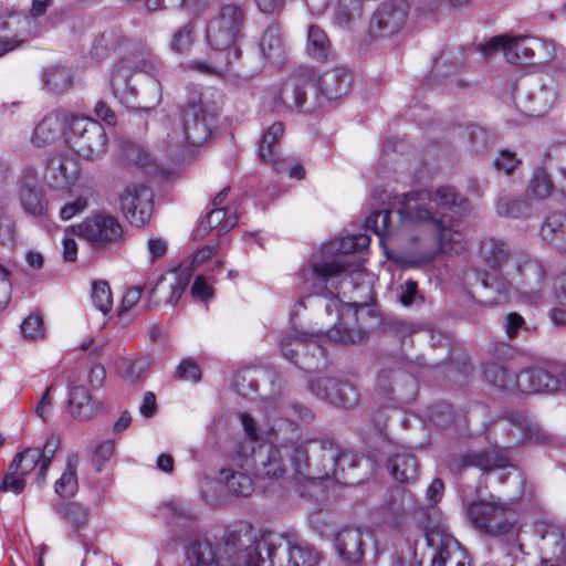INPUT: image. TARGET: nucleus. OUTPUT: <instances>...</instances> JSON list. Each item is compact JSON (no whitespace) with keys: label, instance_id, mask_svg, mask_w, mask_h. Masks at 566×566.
<instances>
[{"label":"nucleus","instance_id":"nucleus-1","mask_svg":"<svg viewBox=\"0 0 566 566\" xmlns=\"http://www.w3.org/2000/svg\"><path fill=\"white\" fill-rule=\"evenodd\" d=\"M370 244V238L364 233L346 234L331 240L321 250V256L313 258L310 263L300 270L298 277L304 286L314 295L327 298L325 310L327 314L337 313V322L328 331V338L344 345L363 342L367 332L356 325L357 311L367 305L370 298V286L366 285V297L350 302L339 298L343 284L354 287V275L361 276L360 272L350 269L349 254L364 250Z\"/></svg>","mask_w":566,"mask_h":566},{"label":"nucleus","instance_id":"nucleus-2","mask_svg":"<svg viewBox=\"0 0 566 566\" xmlns=\"http://www.w3.org/2000/svg\"><path fill=\"white\" fill-rule=\"evenodd\" d=\"M263 552L270 566H316L319 562L314 547L275 532L258 533L248 523L228 531L223 545L207 538L191 541L186 560L188 566H259L265 560Z\"/></svg>","mask_w":566,"mask_h":566},{"label":"nucleus","instance_id":"nucleus-3","mask_svg":"<svg viewBox=\"0 0 566 566\" xmlns=\"http://www.w3.org/2000/svg\"><path fill=\"white\" fill-rule=\"evenodd\" d=\"M112 52L119 56L109 78L113 95L129 108L149 111L159 105L164 67L150 48L142 40L108 30L95 38L91 54L102 60Z\"/></svg>","mask_w":566,"mask_h":566},{"label":"nucleus","instance_id":"nucleus-4","mask_svg":"<svg viewBox=\"0 0 566 566\" xmlns=\"http://www.w3.org/2000/svg\"><path fill=\"white\" fill-rule=\"evenodd\" d=\"M479 258L490 270L482 279V285L489 292V303L502 304L516 296L536 304L543 298L548 274L543 261L512 252L506 242L493 237L481 240Z\"/></svg>","mask_w":566,"mask_h":566},{"label":"nucleus","instance_id":"nucleus-5","mask_svg":"<svg viewBox=\"0 0 566 566\" xmlns=\"http://www.w3.org/2000/svg\"><path fill=\"white\" fill-rule=\"evenodd\" d=\"M399 203L398 213L401 221L430 227L437 235L440 252L459 254L465 249L462 222L450 217L447 211L454 208L465 210L469 202L452 187H440L436 191H410L401 197Z\"/></svg>","mask_w":566,"mask_h":566},{"label":"nucleus","instance_id":"nucleus-6","mask_svg":"<svg viewBox=\"0 0 566 566\" xmlns=\"http://www.w3.org/2000/svg\"><path fill=\"white\" fill-rule=\"evenodd\" d=\"M218 98V92L187 87L186 98L180 107L181 122L166 132L163 142L174 161H185L189 147L202 145L211 136L219 114Z\"/></svg>","mask_w":566,"mask_h":566},{"label":"nucleus","instance_id":"nucleus-7","mask_svg":"<svg viewBox=\"0 0 566 566\" xmlns=\"http://www.w3.org/2000/svg\"><path fill=\"white\" fill-rule=\"evenodd\" d=\"M350 85L352 76L346 69L328 70L316 78L313 69L303 67L284 82L279 98L286 108L313 113L327 102L346 95Z\"/></svg>","mask_w":566,"mask_h":566},{"label":"nucleus","instance_id":"nucleus-8","mask_svg":"<svg viewBox=\"0 0 566 566\" xmlns=\"http://www.w3.org/2000/svg\"><path fill=\"white\" fill-rule=\"evenodd\" d=\"M241 424L247 437L258 441L264 436L270 444L254 454L255 474L260 479H279L286 472V459L292 464V453L297 446V430L294 422L279 420L269 429L258 428L248 413H240Z\"/></svg>","mask_w":566,"mask_h":566},{"label":"nucleus","instance_id":"nucleus-9","mask_svg":"<svg viewBox=\"0 0 566 566\" xmlns=\"http://www.w3.org/2000/svg\"><path fill=\"white\" fill-rule=\"evenodd\" d=\"M243 23L242 9L235 4H224L218 9L207 24V41L217 51V55H224L226 66L231 65L241 56L238 42L243 36Z\"/></svg>","mask_w":566,"mask_h":566},{"label":"nucleus","instance_id":"nucleus-10","mask_svg":"<svg viewBox=\"0 0 566 566\" xmlns=\"http://www.w3.org/2000/svg\"><path fill=\"white\" fill-rule=\"evenodd\" d=\"M338 449L329 439L297 441L292 469L300 480L328 479L337 472Z\"/></svg>","mask_w":566,"mask_h":566},{"label":"nucleus","instance_id":"nucleus-11","mask_svg":"<svg viewBox=\"0 0 566 566\" xmlns=\"http://www.w3.org/2000/svg\"><path fill=\"white\" fill-rule=\"evenodd\" d=\"M424 535L429 566H471L467 552L449 533L436 509H432L428 515V521L424 524Z\"/></svg>","mask_w":566,"mask_h":566},{"label":"nucleus","instance_id":"nucleus-12","mask_svg":"<svg viewBox=\"0 0 566 566\" xmlns=\"http://www.w3.org/2000/svg\"><path fill=\"white\" fill-rule=\"evenodd\" d=\"M467 512L472 524L482 533L496 537L505 536L512 549L523 552V544L518 542L520 528L506 517L505 503L494 499L481 500L470 503Z\"/></svg>","mask_w":566,"mask_h":566},{"label":"nucleus","instance_id":"nucleus-13","mask_svg":"<svg viewBox=\"0 0 566 566\" xmlns=\"http://www.w3.org/2000/svg\"><path fill=\"white\" fill-rule=\"evenodd\" d=\"M67 144L81 158L97 160L107 151L108 137L99 122L90 116L74 114L67 130Z\"/></svg>","mask_w":566,"mask_h":566},{"label":"nucleus","instance_id":"nucleus-14","mask_svg":"<svg viewBox=\"0 0 566 566\" xmlns=\"http://www.w3.org/2000/svg\"><path fill=\"white\" fill-rule=\"evenodd\" d=\"M513 98L521 113L539 117L553 106L556 92L535 76H524L514 86Z\"/></svg>","mask_w":566,"mask_h":566},{"label":"nucleus","instance_id":"nucleus-15","mask_svg":"<svg viewBox=\"0 0 566 566\" xmlns=\"http://www.w3.org/2000/svg\"><path fill=\"white\" fill-rule=\"evenodd\" d=\"M410 13L407 0H388L374 12L368 33L376 39H388L398 34L406 25Z\"/></svg>","mask_w":566,"mask_h":566},{"label":"nucleus","instance_id":"nucleus-16","mask_svg":"<svg viewBox=\"0 0 566 566\" xmlns=\"http://www.w3.org/2000/svg\"><path fill=\"white\" fill-rule=\"evenodd\" d=\"M14 195L25 214L43 217L48 211V200L38 170L34 167H24L17 177Z\"/></svg>","mask_w":566,"mask_h":566},{"label":"nucleus","instance_id":"nucleus-17","mask_svg":"<svg viewBox=\"0 0 566 566\" xmlns=\"http://www.w3.org/2000/svg\"><path fill=\"white\" fill-rule=\"evenodd\" d=\"M122 227L112 216L94 214L77 226V234L94 248H105L122 238Z\"/></svg>","mask_w":566,"mask_h":566},{"label":"nucleus","instance_id":"nucleus-18","mask_svg":"<svg viewBox=\"0 0 566 566\" xmlns=\"http://www.w3.org/2000/svg\"><path fill=\"white\" fill-rule=\"evenodd\" d=\"M119 203L125 218L139 227L151 217L153 192L144 185L132 184L120 195Z\"/></svg>","mask_w":566,"mask_h":566},{"label":"nucleus","instance_id":"nucleus-19","mask_svg":"<svg viewBox=\"0 0 566 566\" xmlns=\"http://www.w3.org/2000/svg\"><path fill=\"white\" fill-rule=\"evenodd\" d=\"M73 117L74 113L63 108L48 114L34 128L33 145L41 148L53 144L62 136L67 139V130H70Z\"/></svg>","mask_w":566,"mask_h":566},{"label":"nucleus","instance_id":"nucleus-20","mask_svg":"<svg viewBox=\"0 0 566 566\" xmlns=\"http://www.w3.org/2000/svg\"><path fill=\"white\" fill-rule=\"evenodd\" d=\"M308 389L317 398L345 408H350L358 401V392L353 386L332 377L311 379Z\"/></svg>","mask_w":566,"mask_h":566},{"label":"nucleus","instance_id":"nucleus-21","mask_svg":"<svg viewBox=\"0 0 566 566\" xmlns=\"http://www.w3.org/2000/svg\"><path fill=\"white\" fill-rule=\"evenodd\" d=\"M516 389L522 392H552L566 387V369L553 374L543 368L525 369L516 375Z\"/></svg>","mask_w":566,"mask_h":566},{"label":"nucleus","instance_id":"nucleus-22","mask_svg":"<svg viewBox=\"0 0 566 566\" xmlns=\"http://www.w3.org/2000/svg\"><path fill=\"white\" fill-rule=\"evenodd\" d=\"M190 270L178 268L167 275H161L150 290V298L157 303L176 305L190 282Z\"/></svg>","mask_w":566,"mask_h":566},{"label":"nucleus","instance_id":"nucleus-23","mask_svg":"<svg viewBox=\"0 0 566 566\" xmlns=\"http://www.w3.org/2000/svg\"><path fill=\"white\" fill-rule=\"evenodd\" d=\"M531 41L532 38L530 36L496 35L483 46V53L488 56L494 51L501 50L507 62L522 64L533 61Z\"/></svg>","mask_w":566,"mask_h":566},{"label":"nucleus","instance_id":"nucleus-24","mask_svg":"<svg viewBox=\"0 0 566 566\" xmlns=\"http://www.w3.org/2000/svg\"><path fill=\"white\" fill-rule=\"evenodd\" d=\"M78 177V167L75 160L63 154H52L45 167L44 179L56 190H67Z\"/></svg>","mask_w":566,"mask_h":566},{"label":"nucleus","instance_id":"nucleus-25","mask_svg":"<svg viewBox=\"0 0 566 566\" xmlns=\"http://www.w3.org/2000/svg\"><path fill=\"white\" fill-rule=\"evenodd\" d=\"M365 537L373 539L367 528L346 527L336 533L334 545L338 556L348 563L358 562L364 555Z\"/></svg>","mask_w":566,"mask_h":566},{"label":"nucleus","instance_id":"nucleus-26","mask_svg":"<svg viewBox=\"0 0 566 566\" xmlns=\"http://www.w3.org/2000/svg\"><path fill=\"white\" fill-rule=\"evenodd\" d=\"M284 133V125L281 122L272 124L262 135L259 144V157L262 161L269 163L274 169H285V161H280L279 143Z\"/></svg>","mask_w":566,"mask_h":566},{"label":"nucleus","instance_id":"nucleus-27","mask_svg":"<svg viewBox=\"0 0 566 566\" xmlns=\"http://www.w3.org/2000/svg\"><path fill=\"white\" fill-rule=\"evenodd\" d=\"M387 468L394 479L400 483L415 482L419 474L417 458L406 449L395 452L388 459Z\"/></svg>","mask_w":566,"mask_h":566},{"label":"nucleus","instance_id":"nucleus-28","mask_svg":"<svg viewBox=\"0 0 566 566\" xmlns=\"http://www.w3.org/2000/svg\"><path fill=\"white\" fill-rule=\"evenodd\" d=\"M479 468L483 472L510 467V459L503 450L469 453L461 459V468Z\"/></svg>","mask_w":566,"mask_h":566},{"label":"nucleus","instance_id":"nucleus-29","mask_svg":"<svg viewBox=\"0 0 566 566\" xmlns=\"http://www.w3.org/2000/svg\"><path fill=\"white\" fill-rule=\"evenodd\" d=\"M43 88L54 95H60L74 85V75L70 67L64 65H52L43 71Z\"/></svg>","mask_w":566,"mask_h":566},{"label":"nucleus","instance_id":"nucleus-30","mask_svg":"<svg viewBox=\"0 0 566 566\" xmlns=\"http://www.w3.org/2000/svg\"><path fill=\"white\" fill-rule=\"evenodd\" d=\"M259 48L263 57L274 63H281L286 54L281 28L276 24L270 25L262 34Z\"/></svg>","mask_w":566,"mask_h":566},{"label":"nucleus","instance_id":"nucleus-31","mask_svg":"<svg viewBox=\"0 0 566 566\" xmlns=\"http://www.w3.org/2000/svg\"><path fill=\"white\" fill-rule=\"evenodd\" d=\"M542 238L562 251H566V214L553 212L541 227Z\"/></svg>","mask_w":566,"mask_h":566},{"label":"nucleus","instance_id":"nucleus-32","mask_svg":"<svg viewBox=\"0 0 566 566\" xmlns=\"http://www.w3.org/2000/svg\"><path fill=\"white\" fill-rule=\"evenodd\" d=\"M69 411L80 421L90 420L94 415L88 389L84 386H74L69 390Z\"/></svg>","mask_w":566,"mask_h":566},{"label":"nucleus","instance_id":"nucleus-33","mask_svg":"<svg viewBox=\"0 0 566 566\" xmlns=\"http://www.w3.org/2000/svg\"><path fill=\"white\" fill-rule=\"evenodd\" d=\"M220 479L224 482L228 491L235 496H249L254 490L251 476L244 472L222 469Z\"/></svg>","mask_w":566,"mask_h":566},{"label":"nucleus","instance_id":"nucleus-34","mask_svg":"<svg viewBox=\"0 0 566 566\" xmlns=\"http://www.w3.org/2000/svg\"><path fill=\"white\" fill-rule=\"evenodd\" d=\"M77 462L78 457L76 454L69 455L65 470L54 484L55 493L62 497H71L77 492Z\"/></svg>","mask_w":566,"mask_h":566},{"label":"nucleus","instance_id":"nucleus-35","mask_svg":"<svg viewBox=\"0 0 566 566\" xmlns=\"http://www.w3.org/2000/svg\"><path fill=\"white\" fill-rule=\"evenodd\" d=\"M238 220L239 216L235 211L231 212L224 208H214L201 221L200 228L205 232L214 228H219V231H228L237 226Z\"/></svg>","mask_w":566,"mask_h":566},{"label":"nucleus","instance_id":"nucleus-36","mask_svg":"<svg viewBox=\"0 0 566 566\" xmlns=\"http://www.w3.org/2000/svg\"><path fill=\"white\" fill-rule=\"evenodd\" d=\"M313 337L312 334L300 332L295 328L287 331L280 342L282 355L286 359L293 360L298 355L300 349L307 346Z\"/></svg>","mask_w":566,"mask_h":566},{"label":"nucleus","instance_id":"nucleus-37","mask_svg":"<svg viewBox=\"0 0 566 566\" xmlns=\"http://www.w3.org/2000/svg\"><path fill=\"white\" fill-rule=\"evenodd\" d=\"M307 52L308 54L323 62L327 59L331 51V42L326 33L316 25H311L307 32Z\"/></svg>","mask_w":566,"mask_h":566},{"label":"nucleus","instance_id":"nucleus-38","mask_svg":"<svg viewBox=\"0 0 566 566\" xmlns=\"http://www.w3.org/2000/svg\"><path fill=\"white\" fill-rule=\"evenodd\" d=\"M10 465L11 469L17 470L20 475L25 476L33 471L36 473L41 468L40 448H27L17 453Z\"/></svg>","mask_w":566,"mask_h":566},{"label":"nucleus","instance_id":"nucleus-39","mask_svg":"<svg viewBox=\"0 0 566 566\" xmlns=\"http://www.w3.org/2000/svg\"><path fill=\"white\" fill-rule=\"evenodd\" d=\"M483 375L491 384L503 389H516V375H512L505 367L492 363L483 367Z\"/></svg>","mask_w":566,"mask_h":566},{"label":"nucleus","instance_id":"nucleus-40","mask_svg":"<svg viewBox=\"0 0 566 566\" xmlns=\"http://www.w3.org/2000/svg\"><path fill=\"white\" fill-rule=\"evenodd\" d=\"M366 0H337L335 9V22L342 28L348 27L360 17L363 3Z\"/></svg>","mask_w":566,"mask_h":566},{"label":"nucleus","instance_id":"nucleus-41","mask_svg":"<svg viewBox=\"0 0 566 566\" xmlns=\"http://www.w3.org/2000/svg\"><path fill=\"white\" fill-rule=\"evenodd\" d=\"M56 513L66 521L73 530H80L86 522L88 510L83 505L72 502L56 506Z\"/></svg>","mask_w":566,"mask_h":566},{"label":"nucleus","instance_id":"nucleus-42","mask_svg":"<svg viewBox=\"0 0 566 566\" xmlns=\"http://www.w3.org/2000/svg\"><path fill=\"white\" fill-rule=\"evenodd\" d=\"M61 444V439L59 436L52 433L45 441L42 449H40L41 454V468L36 472V481L42 484L46 479V473L50 468L52 460L55 457L56 451L59 450Z\"/></svg>","mask_w":566,"mask_h":566},{"label":"nucleus","instance_id":"nucleus-43","mask_svg":"<svg viewBox=\"0 0 566 566\" xmlns=\"http://www.w3.org/2000/svg\"><path fill=\"white\" fill-rule=\"evenodd\" d=\"M358 465L357 457L349 451H339L337 452L336 460V470L335 474H332V478L336 482L349 484L354 483L353 478L349 476V471L354 470Z\"/></svg>","mask_w":566,"mask_h":566},{"label":"nucleus","instance_id":"nucleus-44","mask_svg":"<svg viewBox=\"0 0 566 566\" xmlns=\"http://www.w3.org/2000/svg\"><path fill=\"white\" fill-rule=\"evenodd\" d=\"M390 214L391 211L389 209L373 211L366 218V230H371L382 241L385 237L390 234Z\"/></svg>","mask_w":566,"mask_h":566},{"label":"nucleus","instance_id":"nucleus-45","mask_svg":"<svg viewBox=\"0 0 566 566\" xmlns=\"http://www.w3.org/2000/svg\"><path fill=\"white\" fill-rule=\"evenodd\" d=\"M496 212L501 217L521 218L528 213V205L524 200L504 196L496 203Z\"/></svg>","mask_w":566,"mask_h":566},{"label":"nucleus","instance_id":"nucleus-46","mask_svg":"<svg viewBox=\"0 0 566 566\" xmlns=\"http://www.w3.org/2000/svg\"><path fill=\"white\" fill-rule=\"evenodd\" d=\"M91 297L94 306L103 314H107L113 308V295L107 282H94Z\"/></svg>","mask_w":566,"mask_h":566},{"label":"nucleus","instance_id":"nucleus-47","mask_svg":"<svg viewBox=\"0 0 566 566\" xmlns=\"http://www.w3.org/2000/svg\"><path fill=\"white\" fill-rule=\"evenodd\" d=\"M397 376L391 371H384L378 375L376 381L377 391L384 397L394 400L403 398L400 389L397 387Z\"/></svg>","mask_w":566,"mask_h":566},{"label":"nucleus","instance_id":"nucleus-48","mask_svg":"<svg viewBox=\"0 0 566 566\" xmlns=\"http://www.w3.org/2000/svg\"><path fill=\"white\" fill-rule=\"evenodd\" d=\"M193 41L195 27L191 22H188L172 34L170 49L176 53H184L191 48Z\"/></svg>","mask_w":566,"mask_h":566},{"label":"nucleus","instance_id":"nucleus-49","mask_svg":"<svg viewBox=\"0 0 566 566\" xmlns=\"http://www.w3.org/2000/svg\"><path fill=\"white\" fill-rule=\"evenodd\" d=\"M548 545H553L552 553L547 552V557H544L538 566H559V560L564 556L565 543L562 536L556 533H549L543 537Z\"/></svg>","mask_w":566,"mask_h":566},{"label":"nucleus","instance_id":"nucleus-50","mask_svg":"<svg viewBox=\"0 0 566 566\" xmlns=\"http://www.w3.org/2000/svg\"><path fill=\"white\" fill-rule=\"evenodd\" d=\"M553 190V181L551 176L544 169H538L534 172L530 184L531 193L538 199L549 196Z\"/></svg>","mask_w":566,"mask_h":566},{"label":"nucleus","instance_id":"nucleus-51","mask_svg":"<svg viewBox=\"0 0 566 566\" xmlns=\"http://www.w3.org/2000/svg\"><path fill=\"white\" fill-rule=\"evenodd\" d=\"M530 44L532 45L533 61L537 63L549 62L556 56V46L553 42L532 38Z\"/></svg>","mask_w":566,"mask_h":566},{"label":"nucleus","instance_id":"nucleus-52","mask_svg":"<svg viewBox=\"0 0 566 566\" xmlns=\"http://www.w3.org/2000/svg\"><path fill=\"white\" fill-rule=\"evenodd\" d=\"M44 323L39 314H31L21 324V333L25 339L34 340L44 336Z\"/></svg>","mask_w":566,"mask_h":566},{"label":"nucleus","instance_id":"nucleus-53","mask_svg":"<svg viewBox=\"0 0 566 566\" xmlns=\"http://www.w3.org/2000/svg\"><path fill=\"white\" fill-rule=\"evenodd\" d=\"M25 488L24 475H20L17 470H12L9 464L7 473L0 481V492H13L20 494Z\"/></svg>","mask_w":566,"mask_h":566},{"label":"nucleus","instance_id":"nucleus-54","mask_svg":"<svg viewBox=\"0 0 566 566\" xmlns=\"http://www.w3.org/2000/svg\"><path fill=\"white\" fill-rule=\"evenodd\" d=\"M176 376L185 381L198 382L201 378V371L191 359H184L176 369Z\"/></svg>","mask_w":566,"mask_h":566},{"label":"nucleus","instance_id":"nucleus-55","mask_svg":"<svg viewBox=\"0 0 566 566\" xmlns=\"http://www.w3.org/2000/svg\"><path fill=\"white\" fill-rule=\"evenodd\" d=\"M15 223L13 219L4 213L0 214V243L13 245L15 243Z\"/></svg>","mask_w":566,"mask_h":566},{"label":"nucleus","instance_id":"nucleus-56","mask_svg":"<svg viewBox=\"0 0 566 566\" xmlns=\"http://www.w3.org/2000/svg\"><path fill=\"white\" fill-rule=\"evenodd\" d=\"M221 62H224V55L216 54V62L209 63L206 61L191 62L188 67L195 70L201 74L212 75L220 74L222 71ZM226 65V63H223Z\"/></svg>","mask_w":566,"mask_h":566},{"label":"nucleus","instance_id":"nucleus-57","mask_svg":"<svg viewBox=\"0 0 566 566\" xmlns=\"http://www.w3.org/2000/svg\"><path fill=\"white\" fill-rule=\"evenodd\" d=\"M114 453V442L111 440L101 442L96 446L93 453V464L99 471L102 465L111 459Z\"/></svg>","mask_w":566,"mask_h":566},{"label":"nucleus","instance_id":"nucleus-58","mask_svg":"<svg viewBox=\"0 0 566 566\" xmlns=\"http://www.w3.org/2000/svg\"><path fill=\"white\" fill-rule=\"evenodd\" d=\"M87 199V196L81 195L74 201L64 205L60 210L61 219L70 220L77 213L84 211L88 206Z\"/></svg>","mask_w":566,"mask_h":566},{"label":"nucleus","instance_id":"nucleus-59","mask_svg":"<svg viewBox=\"0 0 566 566\" xmlns=\"http://www.w3.org/2000/svg\"><path fill=\"white\" fill-rule=\"evenodd\" d=\"M518 164L520 160L516 158L515 153L506 149L502 150L494 161L495 167L506 174H511Z\"/></svg>","mask_w":566,"mask_h":566},{"label":"nucleus","instance_id":"nucleus-60","mask_svg":"<svg viewBox=\"0 0 566 566\" xmlns=\"http://www.w3.org/2000/svg\"><path fill=\"white\" fill-rule=\"evenodd\" d=\"M191 295L195 298L207 301L212 296L211 284L206 280L203 275H198L191 286Z\"/></svg>","mask_w":566,"mask_h":566},{"label":"nucleus","instance_id":"nucleus-61","mask_svg":"<svg viewBox=\"0 0 566 566\" xmlns=\"http://www.w3.org/2000/svg\"><path fill=\"white\" fill-rule=\"evenodd\" d=\"M398 297L403 306H410L413 304L418 297L417 283L411 280L407 281L403 285H401Z\"/></svg>","mask_w":566,"mask_h":566},{"label":"nucleus","instance_id":"nucleus-62","mask_svg":"<svg viewBox=\"0 0 566 566\" xmlns=\"http://www.w3.org/2000/svg\"><path fill=\"white\" fill-rule=\"evenodd\" d=\"M524 324L525 321L520 314L515 312L507 314L504 321V329L506 335L510 338H514L517 334V331L522 328Z\"/></svg>","mask_w":566,"mask_h":566},{"label":"nucleus","instance_id":"nucleus-63","mask_svg":"<svg viewBox=\"0 0 566 566\" xmlns=\"http://www.w3.org/2000/svg\"><path fill=\"white\" fill-rule=\"evenodd\" d=\"M94 114L97 118L102 119L105 124L116 125V115L114 111L103 101H98L94 106Z\"/></svg>","mask_w":566,"mask_h":566},{"label":"nucleus","instance_id":"nucleus-64","mask_svg":"<svg viewBox=\"0 0 566 566\" xmlns=\"http://www.w3.org/2000/svg\"><path fill=\"white\" fill-rule=\"evenodd\" d=\"M280 161H285V169H276L277 171L286 172L289 177L295 178L297 180H301L305 177V170L304 167L298 164L294 163L292 158H281Z\"/></svg>","mask_w":566,"mask_h":566}]
</instances>
